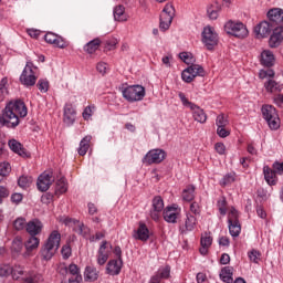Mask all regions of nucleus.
<instances>
[{"instance_id":"f257e3e1","label":"nucleus","mask_w":283,"mask_h":283,"mask_svg":"<svg viewBox=\"0 0 283 283\" xmlns=\"http://www.w3.org/2000/svg\"><path fill=\"white\" fill-rule=\"evenodd\" d=\"M19 116L20 118H25L28 116V107H25V103L21 99L10 102L4 109L0 108V127H8L9 129L19 127Z\"/></svg>"},{"instance_id":"f03ea898","label":"nucleus","mask_w":283,"mask_h":283,"mask_svg":"<svg viewBox=\"0 0 283 283\" xmlns=\"http://www.w3.org/2000/svg\"><path fill=\"white\" fill-rule=\"evenodd\" d=\"M179 57L186 65H190L181 73V78L185 83H191L197 76H205V69L200 64H193L196 63L193 54L190 52H182L179 54Z\"/></svg>"},{"instance_id":"7ed1b4c3","label":"nucleus","mask_w":283,"mask_h":283,"mask_svg":"<svg viewBox=\"0 0 283 283\" xmlns=\"http://www.w3.org/2000/svg\"><path fill=\"white\" fill-rule=\"evenodd\" d=\"M60 247H61V233L54 230L51 232L45 244L41 250V255L43 260H52V258H54V253L59 251Z\"/></svg>"},{"instance_id":"20e7f679","label":"nucleus","mask_w":283,"mask_h":283,"mask_svg":"<svg viewBox=\"0 0 283 283\" xmlns=\"http://www.w3.org/2000/svg\"><path fill=\"white\" fill-rule=\"evenodd\" d=\"M224 32H227V34H231V36H235L237 39H247V36H249V29H247V25L233 20L226 22Z\"/></svg>"},{"instance_id":"39448f33","label":"nucleus","mask_w":283,"mask_h":283,"mask_svg":"<svg viewBox=\"0 0 283 283\" xmlns=\"http://www.w3.org/2000/svg\"><path fill=\"white\" fill-rule=\"evenodd\" d=\"M36 66L32 63V61H27V64L20 75V83L25 85V87H32L36 85Z\"/></svg>"},{"instance_id":"423d86ee","label":"nucleus","mask_w":283,"mask_h":283,"mask_svg":"<svg viewBox=\"0 0 283 283\" xmlns=\"http://www.w3.org/2000/svg\"><path fill=\"white\" fill-rule=\"evenodd\" d=\"M178 96H179L182 105L185 107H189V109H191L193 119L197 120V123H201V124L207 123V113H205V109H202V108H200V106L189 102V99H187V96L185 95V93L179 92Z\"/></svg>"},{"instance_id":"0eeeda50","label":"nucleus","mask_w":283,"mask_h":283,"mask_svg":"<svg viewBox=\"0 0 283 283\" xmlns=\"http://www.w3.org/2000/svg\"><path fill=\"white\" fill-rule=\"evenodd\" d=\"M122 94L128 103H138L145 98L146 91L143 85H130L125 87Z\"/></svg>"},{"instance_id":"6e6552de","label":"nucleus","mask_w":283,"mask_h":283,"mask_svg":"<svg viewBox=\"0 0 283 283\" xmlns=\"http://www.w3.org/2000/svg\"><path fill=\"white\" fill-rule=\"evenodd\" d=\"M174 17H176V9L174 8V4L167 3L163 9L159 19V29L163 32H167V30L171 28Z\"/></svg>"},{"instance_id":"1a4fd4ad","label":"nucleus","mask_w":283,"mask_h":283,"mask_svg":"<svg viewBox=\"0 0 283 283\" xmlns=\"http://www.w3.org/2000/svg\"><path fill=\"white\" fill-rule=\"evenodd\" d=\"M262 115L270 128L280 129V116L277 115L275 107L272 105H264L262 107Z\"/></svg>"},{"instance_id":"9d476101","label":"nucleus","mask_w":283,"mask_h":283,"mask_svg":"<svg viewBox=\"0 0 283 283\" xmlns=\"http://www.w3.org/2000/svg\"><path fill=\"white\" fill-rule=\"evenodd\" d=\"M201 36V41L206 45L207 50H213V48L218 45V33L212 27H205Z\"/></svg>"},{"instance_id":"9b49d317","label":"nucleus","mask_w":283,"mask_h":283,"mask_svg":"<svg viewBox=\"0 0 283 283\" xmlns=\"http://www.w3.org/2000/svg\"><path fill=\"white\" fill-rule=\"evenodd\" d=\"M165 158H167V153H165V150L163 149L157 148V149L149 150L145 155L143 163H145L146 165H158L163 163Z\"/></svg>"},{"instance_id":"f8f14e48","label":"nucleus","mask_w":283,"mask_h":283,"mask_svg":"<svg viewBox=\"0 0 283 283\" xmlns=\"http://www.w3.org/2000/svg\"><path fill=\"white\" fill-rule=\"evenodd\" d=\"M52 182H54V176L52 172L44 171L39 176L36 187L39 191H48V189L52 187Z\"/></svg>"},{"instance_id":"ddd939ff","label":"nucleus","mask_w":283,"mask_h":283,"mask_svg":"<svg viewBox=\"0 0 283 283\" xmlns=\"http://www.w3.org/2000/svg\"><path fill=\"white\" fill-rule=\"evenodd\" d=\"M196 227H198V219L193 214L187 213L184 224L180 226L179 231L184 235H187V233L195 231Z\"/></svg>"},{"instance_id":"4468645a","label":"nucleus","mask_w":283,"mask_h":283,"mask_svg":"<svg viewBox=\"0 0 283 283\" xmlns=\"http://www.w3.org/2000/svg\"><path fill=\"white\" fill-rule=\"evenodd\" d=\"M165 209V201L161 197H155L153 199V209L150 210V218L155 221L160 220V213Z\"/></svg>"},{"instance_id":"2eb2a0df","label":"nucleus","mask_w":283,"mask_h":283,"mask_svg":"<svg viewBox=\"0 0 283 283\" xmlns=\"http://www.w3.org/2000/svg\"><path fill=\"white\" fill-rule=\"evenodd\" d=\"M271 30H273L271 23L263 21L254 28V34L256 39H266L271 34Z\"/></svg>"},{"instance_id":"dca6fc26","label":"nucleus","mask_w":283,"mask_h":283,"mask_svg":"<svg viewBox=\"0 0 283 283\" xmlns=\"http://www.w3.org/2000/svg\"><path fill=\"white\" fill-rule=\"evenodd\" d=\"M44 41H46V43H50L51 45H55V48H60L61 50H64V48L67 45L65 39L52 32H49L44 35Z\"/></svg>"},{"instance_id":"f3484780","label":"nucleus","mask_w":283,"mask_h":283,"mask_svg":"<svg viewBox=\"0 0 283 283\" xmlns=\"http://www.w3.org/2000/svg\"><path fill=\"white\" fill-rule=\"evenodd\" d=\"M123 269V258L111 260L106 265V273L108 275H119Z\"/></svg>"},{"instance_id":"a211bd4d","label":"nucleus","mask_w":283,"mask_h":283,"mask_svg":"<svg viewBox=\"0 0 283 283\" xmlns=\"http://www.w3.org/2000/svg\"><path fill=\"white\" fill-rule=\"evenodd\" d=\"M43 231V222L39 219H33L27 223V233L31 237H36Z\"/></svg>"},{"instance_id":"6ab92c4d","label":"nucleus","mask_w":283,"mask_h":283,"mask_svg":"<svg viewBox=\"0 0 283 283\" xmlns=\"http://www.w3.org/2000/svg\"><path fill=\"white\" fill-rule=\"evenodd\" d=\"M263 86L268 94H280V92L283 90V85L273 78L265 81Z\"/></svg>"},{"instance_id":"aec40b11","label":"nucleus","mask_w":283,"mask_h":283,"mask_svg":"<svg viewBox=\"0 0 283 283\" xmlns=\"http://www.w3.org/2000/svg\"><path fill=\"white\" fill-rule=\"evenodd\" d=\"M9 148L14 151V154H18V156H21L22 158H28L30 156V153L23 148V145L19 143L17 139H11L8 143Z\"/></svg>"},{"instance_id":"412c9836","label":"nucleus","mask_w":283,"mask_h":283,"mask_svg":"<svg viewBox=\"0 0 283 283\" xmlns=\"http://www.w3.org/2000/svg\"><path fill=\"white\" fill-rule=\"evenodd\" d=\"M164 220L170 224H176L178 221V209L176 207H166L164 210Z\"/></svg>"},{"instance_id":"4be33fe9","label":"nucleus","mask_w":283,"mask_h":283,"mask_svg":"<svg viewBox=\"0 0 283 283\" xmlns=\"http://www.w3.org/2000/svg\"><path fill=\"white\" fill-rule=\"evenodd\" d=\"M283 41V27H276L270 36V48H277Z\"/></svg>"},{"instance_id":"5701e85b","label":"nucleus","mask_w":283,"mask_h":283,"mask_svg":"<svg viewBox=\"0 0 283 283\" xmlns=\"http://www.w3.org/2000/svg\"><path fill=\"white\" fill-rule=\"evenodd\" d=\"M263 174H264L265 182H268L270 187L277 185V176H276L277 172L274 169H271V167L269 166H264Z\"/></svg>"},{"instance_id":"b1692460","label":"nucleus","mask_w":283,"mask_h":283,"mask_svg":"<svg viewBox=\"0 0 283 283\" xmlns=\"http://www.w3.org/2000/svg\"><path fill=\"white\" fill-rule=\"evenodd\" d=\"M75 120H76V112L74 111V107L72 106V104H66L64 106L65 125H74Z\"/></svg>"},{"instance_id":"393cba45","label":"nucleus","mask_w":283,"mask_h":283,"mask_svg":"<svg viewBox=\"0 0 283 283\" xmlns=\"http://www.w3.org/2000/svg\"><path fill=\"white\" fill-rule=\"evenodd\" d=\"M220 10H222V6L218 3V1H213L207 7V15L211 21H216L220 14Z\"/></svg>"},{"instance_id":"a878e982","label":"nucleus","mask_w":283,"mask_h":283,"mask_svg":"<svg viewBox=\"0 0 283 283\" xmlns=\"http://www.w3.org/2000/svg\"><path fill=\"white\" fill-rule=\"evenodd\" d=\"M135 240L147 242L149 240V229L145 223H139L137 231L134 234Z\"/></svg>"},{"instance_id":"bb28decb","label":"nucleus","mask_w":283,"mask_h":283,"mask_svg":"<svg viewBox=\"0 0 283 283\" xmlns=\"http://www.w3.org/2000/svg\"><path fill=\"white\" fill-rule=\"evenodd\" d=\"M268 18L270 19L271 23H283V9L275 8L271 9L268 12Z\"/></svg>"},{"instance_id":"cd10ccee","label":"nucleus","mask_w":283,"mask_h":283,"mask_svg":"<svg viewBox=\"0 0 283 283\" xmlns=\"http://www.w3.org/2000/svg\"><path fill=\"white\" fill-rule=\"evenodd\" d=\"M260 61H261V64H263L265 67H271L275 63V55L273 54V52H271L269 50H264L261 53Z\"/></svg>"},{"instance_id":"c85d7f7f","label":"nucleus","mask_w":283,"mask_h":283,"mask_svg":"<svg viewBox=\"0 0 283 283\" xmlns=\"http://www.w3.org/2000/svg\"><path fill=\"white\" fill-rule=\"evenodd\" d=\"M40 240L36 237H31L25 242L24 247L27 249V253L23 254L24 258H30V252L39 249Z\"/></svg>"},{"instance_id":"c756f323","label":"nucleus","mask_w":283,"mask_h":283,"mask_svg":"<svg viewBox=\"0 0 283 283\" xmlns=\"http://www.w3.org/2000/svg\"><path fill=\"white\" fill-rule=\"evenodd\" d=\"M60 221H62L63 224H65L66 227L70 224H76L77 228H75V232L78 233L80 235H83V227H85L83 226V223L76 220H73L72 218H69V217H62Z\"/></svg>"},{"instance_id":"7c9ffc66","label":"nucleus","mask_w":283,"mask_h":283,"mask_svg":"<svg viewBox=\"0 0 283 283\" xmlns=\"http://www.w3.org/2000/svg\"><path fill=\"white\" fill-rule=\"evenodd\" d=\"M220 277L222 282L233 283V268L232 266L223 268L220 272Z\"/></svg>"},{"instance_id":"2f4dec72","label":"nucleus","mask_w":283,"mask_h":283,"mask_svg":"<svg viewBox=\"0 0 283 283\" xmlns=\"http://www.w3.org/2000/svg\"><path fill=\"white\" fill-rule=\"evenodd\" d=\"M84 280L86 282H96V280H98V272L96 271V268L86 266L84 272Z\"/></svg>"},{"instance_id":"473e14b6","label":"nucleus","mask_w":283,"mask_h":283,"mask_svg":"<svg viewBox=\"0 0 283 283\" xmlns=\"http://www.w3.org/2000/svg\"><path fill=\"white\" fill-rule=\"evenodd\" d=\"M98 48H101V39L96 38L84 45V51H86L87 54H94Z\"/></svg>"},{"instance_id":"72a5a7b5","label":"nucleus","mask_w":283,"mask_h":283,"mask_svg":"<svg viewBox=\"0 0 283 283\" xmlns=\"http://www.w3.org/2000/svg\"><path fill=\"white\" fill-rule=\"evenodd\" d=\"M92 142V136L87 135L80 142L78 155L85 156L90 149V143Z\"/></svg>"},{"instance_id":"f704fd0d","label":"nucleus","mask_w":283,"mask_h":283,"mask_svg":"<svg viewBox=\"0 0 283 283\" xmlns=\"http://www.w3.org/2000/svg\"><path fill=\"white\" fill-rule=\"evenodd\" d=\"M196 198V187L195 186H187L186 189L182 191V200L186 202H191Z\"/></svg>"},{"instance_id":"c9c22d12","label":"nucleus","mask_w":283,"mask_h":283,"mask_svg":"<svg viewBox=\"0 0 283 283\" xmlns=\"http://www.w3.org/2000/svg\"><path fill=\"white\" fill-rule=\"evenodd\" d=\"M212 242L213 239L209 235L201 238V248L199 249L201 255H207V253L209 252V247H211Z\"/></svg>"},{"instance_id":"e433bc0d","label":"nucleus","mask_w":283,"mask_h":283,"mask_svg":"<svg viewBox=\"0 0 283 283\" xmlns=\"http://www.w3.org/2000/svg\"><path fill=\"white\" fill-rule=\"evenodd\" d=\"M23 251V241L21 238L17 237L13 239L12 244H11V252L14 256L19 255Z\"/></svg>"},{"instance_id":"4c0bfd02","label":"nucleus","mask_w":283,"mask_h":283,"mask_svg":"<svg viewBox=\"0 0 283 283\" xmlns=\"http://www.w3.org/2000/svg\"><path fill=\"white\" fill-rule=\"evenodd\" d=\"M8 94H10L8 91V77H3L0 81V103H3V101H6Z\"/></svg>"},{"instance_id":"58836bf2","label":"nucleus","mask_w":283,"mask_h":283,"mask_svg":"<svg viewBox=\"0 0 283 283\" xmlns=\"http://www.w3.org/2000/svg\"><path fill=\"white\" fill-rule=\"evenodd\" d=\"M114 19L115 21H127V18H125V7L123 4L114 8Z\"/></svg>"},{"instance_id":"ea45409f","label":"nucleus","mask_w":283,"mask_h":283,"mask_svg":"<svg viewBox=\"0 0 283 283\" xmlns=\"http://www.w3.org/2000/svg\"><path fill=\"white\" fill-rule=\"evenodd\" d=\"M39 282H43V275L34 272H29L24 277L23 283H39Z\"/></svg>"},{"instance_id":"a19ab883","label":"nucleus","mask_w":283,"mask_h":283,"mask_svg":"<svg viewBox=\"0 0 283 283\" xmlns=\"http://www.w3.org/2000/svg\"><path fill=\"white\" fill-rule=\"evenodd\" d=\"M97 253L106 255V258L109 259V255H112V244H109L107 241H103Z\"/></svg>"},{"instance_id":"79ce46f5","label":"nucleus","mask_w":283,"mask_h":283,"mask_svg":"<svg viewBox=\"0 0 283 283\" xmlns=\"http://www.w3.org/2000/svg\"><path fill=\"white\" fill-rule=\"evenodd\" d=\"M65 191H67V182L65 181V178H61L56 181L55 193L61 195L65 193Z\"/></svg>"},{"instance_id":"37998d69","label":"nucleus","mask_w":283,"mask_h":283,"mask_svg":"<svg viewBox=\"0 0 283 283\" xmlns=\"http://www.w3.org/2000/svg\"><path fill=\"white\" fill-rule=\"evenodd\" d=\"M242 231V226H240V222L238 223H229V232L232 238H238Z\"/></svg>"},{"instance_id":"c03bdc74","label":"nucleus","mask_w":283,"mask_h":283,"mask_svg":"<svg viewBox=\"0 0 283 283\" xmlns=\"http://www.w3.org/2000/svg\"><path fill=\"white\" fill-rule=\"evenodd\" d=\"M18 185L22 189H28V187H30V185H32V177L31 176H21L18 179Z\"/></svg>"},{"instance_id":"a18cd8bd","label":"nucleus","mask_w":283,"mask_h":283,"mask_svg":"<svg viewBox=\"0 0 283 283\" xmlns=\"http://www.w3.org/2000/svg\"><path fill=\"white\" fill-rule=\"evenodd\" d=\"M11 275L14 280H20L21 275H25V270L21 265H15L12 268Z\"/></svg>"},{"instance_id":"49530a36","label":"nucleus","mask_w":283,"mask_h":283,"mask_svg":"<svg viewBox=\"0 0 283 283\" xmlns=\"http://www.w3.org/2000/svg\"><path fill=\"white\" fill-rule=\"evenodd\" d=\"M216 125H217V128L228 127L229 126V119L227 118V116H224V114H220V115L217 116Z\"/></svg>"},{"instance_id":"de8ad7c7","label":"nucleus","mask_w":283,"mask_h":283,"mask_svg":"<svg viewBox=\"0 0 283 283\" xmlns=\"http://www.w3.org/2000/svg\"><path fill=\"white\" fill-rule=\"evenodd\" d=\"M232 182H235V175L234 174H228L226 175L221 181H220V185L222 187H227L229 185H232Z\"/></svg>"},{"instance_id":"09e8293b","label":"nucleus","mask_w":283,"mask_h":283,"mask_svg":"<svg viewBox=\"0 0 283 283\" xmlns=\"http://www.w3.org/2000/svg\"><path fill=\"white\" fill-rule=\"evenodd\" d=\"M275 77V71H273L272 69H268V70H261L259 72V78H274Z\"/></svg>"},{"instance_id":"8fccbe9b","label":"nucleus","mask_w":283,"mask_h":283,"mask_svg":"<svg viewBox=\"0 0 283 283\" xmlns=\"http://www.w3.org/2000/svg\"><path fill=\"white\" fill-rule=\"evenodd\" d=\"M238 218V210H235V208H231L230 212L228 213V223L231 224L240 222Z\"/></svg>"},{"instance_id":"3c124183","label":"nucleus","mask_w":283,"mask_h":283,"mask_svg":"<svg viewBox=\"0 0 283 283\" xmlns=\"http://www.w3.org/2000/svg\"><path fill=\"white\" fill-rule=\"evenodd\" d=\"M9 275H12V266L9 264L0 265V277H8Z\"/></svg>"},{"instance_id":"603ef678","label":"nucleus","mask_w":283,"mask_h":283,"mask_svg":"<svg viewBox=\"0 0 283 283\" xmlns=\"http://www.w3.org/2000/svg\"><path fill=\"white\" fill-rule=\"evenodd\" d=\"M171 273V268L169 266H165V268H160L157 272V275H159V277L161 280H167L169 277Z\"/></svg>"},{"instance_id":"864d4df0","label":"nucleus","mask_w":283,"mask_h":283,"mask_svg":"<svg viewBox=\"0 0 283 283\" xmlns=\"http://www.w3.org/2000/svg\"><path fill=\"white\" fill-rule=\"evenodd\" d=\"M27 224L28 223H25V220L23 218H18L13 222V227L17 231H23V228H27Z\"/></svg>"},{"instance_id":"5fc2aeb1","label":"nucleus","mask_w":283,"mask_h":283,"mask_svg":"<svg viewBox=\"0 0 283 283\" xmlns=\"http://www.w3.org/2000/svg\"><path fill=\"white\" fill-rule=\"evenodd\" d=\"M218 208H219L221 216H227V199L221 198L218 201Z\"/></svg>"},{"instance_id":"6e6d98bb","label":"nucleus","mask_w":283,"mask_h":283,"mask_svg":"<svg viewBox=\"0 0 283 283\" xmlns=\"http://www.w3.org/2000/svg\"><path fill=\"white\" fill-rule=\"evenodd\" d=\"M49 87H50V84L48 83V81L39 80V82H38V90H40V92L45 94V92H48Z\"/></svg>"},{"instance_id":"4d7b16f0","label":"nucleus","mask_w":283,"mask_h":283,"mask_svg":"<svg viewBox=\"0 0 283 283\" xmlns=\"http://www.w3.org/2000/svg\"><path fill=\"white\" fill-rule=\"evenodd\" d=\"M10 171H11V168L9 163L0 164V176H8Z\"/></svg>"},{"instance_id":"13d9d810","label":"nucleus","mask_w":283,"mask_h":283,"mask_svg":"<svg viewBox=\"0 0 283 283\" xmlns=\"http://www.w3.org/2000/svg\"><path fill=\"white\" fill-rule=\"evenodd\" d=\"M249 258L251 260V262H254V264H258V262H260V252L258 250H252L251 252H249Z\"/></svg>"},{"instance_id":"bf43d9fd","label":"nucleus","mask_w":283,"mask_h":283,"mask_svg":"<svg viewBox=\"0 0 283 283\" xmlns=\"http://www.w3.org/2000/svg\"><path fill=\"white\" fill-rule=\"evenodd\" d=\"M61 253L64 260H69V258L72 255V248L66 244L62 247Z\"/></svg>"},{"instance_id":"052dcab7","label":"nucleus","mask_w":283,"mask_h":283,"mask_svg":"<svg viewBox=\"0 0 283 283\" xmlns=\"http://www.w3.org/2000/svg\"><path fill=\"white\" fill-rule=\"evenodd\" d=\"M67 271H69L70 275H73V277L76 275H81L77 264H74V263L70 264L67 268Z\"/></svg>"},{"instance_id":"680f3d73","label":"nucleus","mask_w":283,"mask_h":283,"mask_svg":"<svg viewBox=\"0 0 283 283\" xmlns=\"http://www.w3.org/2000/svg\"><path fill=\"white\" fill-rule=\"evenodd\" d=\"M214 149L220 156H224V154H227V146H224L222 143H217L214 145Z\"/></svg>"},{"instance_id":"e2e57ef3","label":"nucleus","mask_w":283,"mask_h":283,"mask_svg":"<svg viewBox=\"0 0 283 283\" xmlns=\"http://www.w3.org/2000/svg\"><path fill=\"white\" fill-rule=\"evenodd\" d=\"M217 134L220 136V138H227L231 134V130H229L227 127H219L217 128Z\"/></svg>"},{"instance_id":"0e129e2a","label":"nucleus","mask_w":283,"mask_h":283,"mask_svg":"<svg viewBox=\"0 0 283 283\" xmlns=\"http://www.w3.org/2000/svg\"><path fill=\"white\" fill-rule=\"evenodd\" d=\"M272 169L279 174L280 176H282L283 174V161L280 163V161H274L273 165H272Z\"/></svg>"},{"instance_id":"69168bd1","label":"nucleus","mask_w":283,"mask_h":283,"mask_svg":"<svg viewBox=\"0 0 283 283\" xmlns=\"http://www.w3.org/2000/svg\"><path fill=\"white\" fill-rule=\"evenodd\" d=\"M107 260H109L107 258V255L105 254H101L99 252H97V256H96V262L99 266L105 265V263L107 262Z\"/></svg>"},{"instance_id":"338daca9","label":"nucleus","mask_w":283,"mask_h":283,"mask_svg":"<svg viewBox=\"0 0 283 283\" xmlns=\"http://www.w3.org/2000/svg\"><path fill=\"white\" fill-rule=\"evenodd\" d=\"M97 72L104 76V74H107V63L105 62H99L97 63L96 66Z\"/></svg>"},{"instance_id":"774afa93","label":"nucleus","mask_w":283,"mask_h":283,"mask_svg":"<svg viewBox=\"0 0 283 283\" xmlns=\"http://www.w3.org/2000/svg\"><path fill=\"white\" fill-rule=\"evenodd\" d=\"M274 105H277V107H282L283 105V94H277L273 97Z\"/></svg>"}]
</instances>
